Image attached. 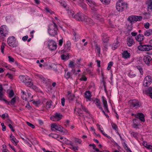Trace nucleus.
<instances>
[{"label": "nucleus", "instance_id": "nucleus-1", "mask_svg": "<svg viewBox=\"0 0 152 152\" xmlns=\"http://www.w3.org/2000/svg\"><path fill=\"white\" fill-rule=\"evenodd\" d=\"M53 24H50L48 26V33L49 34L52 36H54L57 34V25L53 22Z\"/></svg>", "mask_w": 152, "mask_h": 152}, {"label": "nucleus", "instance_id": "nucleus-2", "mask_svg": "<svg viewBox=\"0 0 152 152\" xmlns=\"http://www.w3.org/2000/svg\"><path fill=\"white\" fill-rule=\"evenodd\" d=\"M128 8L127 4L121 1H119L117 2L116 8L117 10L119 12L123 11L124 9H126Z\"/></svg>", "mask_w": 152, "mask_h": 152}, {"label": "nucleus", "instance_id": "nucleus-3", "mask_svg": "<svg viewBox=\"0 0 152 152\" xmlns=\"http://www.w3.org/2000/svg\"><path fill=\"white\" fill-rule=\"evenodd\" d=\"M7 42L9 45L12 47L15 48L18 46V43L16 42L14 37L11 36L9 37Z\"/></svg>", "mask_w": 152, "mask_h": 152}, {"label": "nucleus", "instance_id": "nucleus-4", "mask_svg": "<svg viewBox=\"0 0 152 152\" xmlns=\"http://www.w3.org/2000/svg\"><path fill=\"white\" fill-rule=\"evenodd\" d=\"M63 127L61 126L56 124L54 123L51 124V130L52 131H55L54 129L61 132L64 133V131L63 130Z\"/></svg>", "mask_w": 152, "mask_h": 152}, {"label": "nucleus", "instance_id": "nucleus-5", "mask_svg": "<svg viewBox=\"0 0 152 152\" xmlns=\"http://www.w3.org/2000/svg\"><path fill=\"white\" fill-rule=\"evenodd\" d=\"M48 45L49 48L52 50H55L57 48L56 42L52 40H50L48 41Z\"/></svg>", "mask_w": 152, "mask_h": 152}, {"label": "nucleus", "instance_id": "nucleus-6", "mask_svg": "<svg viewBox=\"0 0 152 152\" xmlns=\"http://www.w3.org/2000/svg\"><path fill=\"white\" fill-rule=\"evenodd\" d=\"M129 103L130 107L132 108L135 107L136 108H137L140 105V103L136 99H134L130 101Z\"/></svg>", "mask_w": 152, "mask_h": 152}, {"label": "nucleus", "instance_id": "nucleus-7", "mask_svg": "<svg viewBox=\"0 0 152 152\" xmlns=\"http://www.w3.org/2000/svg\"><path fill=\"white\" fill-rule=\"evenodd\" d=\"M62 117V114L56 113L54 114V115L50 117V119L51 120L55 121H58L61 119Z\"/></svg>", "mask_w": 152, "mask_h": 152}, {"label": "nucleus", "instance_id": "nucleus-8", "mask_svg": "<svg viewBox=\"0 0 152 152\" xmlns=\"http://www.w3.org/2000/svg\"><path fill=\"white\" fill-rule=\"evenodd\" d=\"M85 16L82 13H77L74 15V18L78 21H83Z\"/></svg>", "mask_w": 152, "mask_h": 152}, {"label": "nucleus", "instance_id": "nucleus-9", "mask_svg": "<svg viewBox=\"0 0 152 152\" xmlns=\"http://www.w3.org/2000/svg\"><path fill=\"white\" fill-rule=\"evenodd\" d=\"M152 79L150 76H147L145 78L144 82L143 85L145 86H149L151 83Z\"/></svg>", "mask_w": 152, "mask_h": 152}, {"label": "nucleus", "instance_id": "nucleus-10", "mask_svg": "<svg viewBox=\"0 0 152 152\" xmlns=\"http://www.w3.org/2000/svg\"><path fill=\"white\" fill-rule=\"evenodd\" d=\"M83 21L86 24H88L90 26L93 25L94 24V23L92 19L86 16L84 17V19Z\"/></svg>", "mask_w": 152, "mask_h": 152}, {"label": "nucleus", "instance_id": "nucleus-11", "mask_svg": "<svg viewBox=\"0 0 152 152\" xmlns=\"http://www.w3.org/2000/svg\"><path fill=\"white\" fill-rule=\"evenodd\" d=\"M136 119H137V121H138L139 119H140L141 121L144 122L145 121L144 119V115L142 113H138L135 115Z\"/></svg>", "mask_w": 152, "mask_h": 152}, {"label": "nucleus", "instance_id": "nucleus-12", "mask_svg": "<svg viewBox=\"0 0 152 152\" xmlns=\"http://www.w3.org/2000/svg\"><path fill=\"white\" fill-rule=\"evenodd\" d=\"M102 99L103 104L105 111L109 112L107 102L104 96H102Z\"/></svg>", "mask_w": 152, "mask_h": 152}, {"label": "nucleus", "instance_id": "nucleus-13", "mask_svg": "<svg viewBox=\"0 0 152 152\" xmlns=\"http://www.w3.org/2000/svg\"><path fill=\"white\" fill-rule=\"evenodd\" d=\"M19 78L20 80L24 83L31 79L28 76H20L19 77Z\"/></svg>", "mask_w": 152, "mask_h": 152}, {"label": "nucleus", "instance_id": "nucleus-14", "mask_svg": "<svg viewBox=\"0 0 152 152\" xmlns=\"http://www.w3.org/2000/svg\"><path fill=\"white\" fill-rule=\"evenodd\" d=\"M81 109L86 113V118L89 119L91 118V116L88 110L85 106H83L82 104H81Z\"/></svg>", "mask_w": 152, "mask_h": 152}, {"label": "nucleus", "instance_id": "nucleus-15", "mask_svg": "<svg viewBox=\"0 0 152 152\" xmlns=\"http://www.w3.org/2000/svg\"><path fill=\"white\" fill-rule=\"evenodd\" d=\"M127 42L128 45L129 47L132 46L135 43L134 40L132 37L127 38Z\"/></svg>", "mask_w": 152, "mask_h": 152}, {"label": "nucleus", "instance_id": "nucleus-16", "mask_svg": "<svg viewBox=\"0 0 152 152\" xmlns=\"http://www.w3.org/2000/svg\"><path fill=\"white\" fill-rule=\"evenodd\" d=\"M143 60L145 64L149 65L150 61L151 60L152 58L150 56L148 55L144 56Z\"/></svg>", "mask_w": 152, "mask_h": 152}, {"label": "nucleus", "instance_id": "nucleus-17", "mask_svg": "<svg viewBox=\"0 0 152 152\" xmlns=\"http://www.w3.org/2000/svg\"><path fill=\"white\" fill-rule=\"evenodd\" d=\"M5 102L8 105H13L15 104V103L16 99L15 97H14L11 100L10 102H8L6 99H4Z\"/></svg>", "mask_w": 152, "mask_h": 152}, {"label": "nucleus", "instance_id": "nucleus-18", "mask_svg": "<svg viewBox=\"0 0 152 152\" xmlns=\"http://www.w3.org/2000/svg\"><path fill=\"white\" fill-rule=\"evenodd\" d=\"M97 107L100 109L102 112H103V110L101 106V103L100 100L98 99H96L94 101Z\"/></svg>", "mask_w": 152, "mask_h": 152}, {"label": "nucleus", "instance_id": "nucleus-19", "mask_svg": "<svg viewBox=\"0 0 152 152\" xmlns=\"http://www.w3.org/2000/svg\"><path fill=\"white\" fill-rule=\"evenodd\" d=\"M77 115L80 117L84 118L85 120L86 119V115H85L83 114V110L80 108L77 109Z\"/></svg>", "mask_w": 152, "mask_h": 152}, {"label": "nucleus", "instance_id": "nucleus-20", "mask_svg": "<svg viewBox=\"0 0 152 152\" xmlns=\"http://www.w3.org/2000/svg\"><path fill=\"white\" fill-rule=\"evenodd\" d=\"M135 39L137 41L139 42H142L141 41L144 39V37L143 34H139L135 37Z\"/></svg>", "mask_w": 152, "mask_h": 152}, {"label": "nucleus", "instance_id": "nucleus-21", "mask_svg": "<svg viewBox=\"0 0 152 152\" xmlns=\"http://www.w3.org/2000/svg\"><path fill=\"white\" fill-rule=\"evenodd\" d=\"M122 55L123 58L125 59H127L129 58L130 56L129 53H128L127 51H125L122 53Z\"/></svg>", "mask_w": 152, "mask_h": 152}, {"label": "nucleus", "instance_id": "nucleus-22", "mask_svg": "<svg viewBox=\"0 0 152 152\" xmlns=\"http://www.w3.org/2000/svg\"><path fill=\"white\" fill-rule=\"evenodd\" d=\"M140 45H139L138 47V49L139 50L141 51H145V48L146 47V45H142V42H139Z\"/></svg>", "mask_w": 152, "mask_h": 152}, {"label": "nucleus", "instance_id": "nucleus-23", "mask_svg": "<svg viewBox=\"0 0 152 152\" xmlns=\"http://www.w3.org/2000/svg\"><path fill=\"white\" fill-rule=\"evenodd\" d=\"M84 94L85 97L86 98V99L89 101H91V94L90 92L89 91H86L85 92Z\"/></svg>", "mask_w": 152, "mask_h": 152}, {"label": "nucleus", "instance_id": "nucleus-24", "mask_svg": "<svg viewBox=\"0 0 152 152\" xmlns=\"http://www.w3.org/2000/svg\"><path fill=\"white\" fill-rule=\"evenodd\" d=\"M135 15H131L129 17L127 18V20L129 21L131 23H133L136 22V20H135Z\"/></svg>", "mask_w": 152, "mask_h": 152}, {"label": "nucleus", "instance_id": "nucleus-25", "mask_svg": "<svg viewBox=\"0 0 152 152\" xmlns=\"http://www.w3.org/2000/svg\"><path fill=\"white\" fill-rule=\"evenodd\" d=\"M146 93L147 95L149 96L152 98V87H149L148 90L146 91Z\"/></svg>", "mask_w": 152, "mask_h": 152}, {"label": "nucleus", "instance_id": "nucleus-26", "mask_svg": "<svg viewBox=\"0 0 152 152\" xmlns=\"http://www.w3.org/2000/svg\"><path fill=\"white\" fill-rule=\"evenodd\" d=\"M67 97L69 100H72L74 98L75 95L73 94H72L70 91L68 92Z\"/></svg>", "mask_w": 152, "mask_h": 152}, {"label": "nucleus", "instance_id": "nucleus-27", "mask_svg": "<svg viewBox=\"0 0 152 152\" xmlns=\"http://www.w3.org/2000/svg\"><path fill=\"white\" fill-rule=\"evenodd\" d=\"M144 34L145 36H148L152 35V29H149L146 30L144 32Z\"/></svg>", "mask_w": 152, "mask_h": 152}, {"label": "nucleus", "instance_id": "nucleus-28", "mask_svg": "<svg viewBox=\"0 0 152 152\" xmlns=\"http://www.w3.org/2000/svg\"><path fill=\"white\" fill-rule=\"evenodd\" d=\"M102 37L103 38L102 40L103 42L104 43H107L109 40V37H107V36L105 34H104L102 35Z\"/></svg>", "mask_w": 152, "mask_h": 152}, {"label": "nucleus", "instance_id": "nucleus-29", "mask_svg": "<svg viewBox=\"0 0 152 152\" xmlns=\"http://www.w3.org/2000/svg\"><path fill=\"white\" fill-rule=\"evenodd\" d=\"M35 76H36V77L41 80L43 82V83H44L46 82V79L42 75L37 74L35 75Z\"/></svg>", "mask_w": 152, "mask_h": 152}, {"label": "nucleus", "instance_id": "nucleus-30", "mask_svg": "<svg viewBox=\"0 0 152 152\" xmlns=\"http://www.w3.org/2000/svg\"><path fill=\"white\" fill-rule=\"evenodd\" d=\"M66 72L65 73L64 77L67 79L71 77L72 73L69 72H66V70H65Z\"/></svg>", "mask_w": 152, "mask_h": 152}, {"label": "nucleus", "instance_id": "nucleus-31", "mask_svg": "<svg viewBox=\"0 0 152 152\" xmlns=\"http://www.w3.org/2000/svg\"><path fill=\"white\" fill-rule=\"evenodd\" d=\"M119 42L118 41H116L113 45L112 47V49L113 50H114L116 49L119 45Z\"/></svg>", "mask_w": 152, "mask_h": 152}, {"label": "nucleus", "instance_id": "nucleus-32", "mask_svg": "<svg viewBox=\"0 0 152 152\" xmlns=\"http://www.w3.org/2000/svg\"><path fill=\"white\" fill-rule=\"evenodd\" d=\"M148 8L152 11V0H149L147 2Z\"/></svg>", "mask_w": 152, "mask_h": 152}, {"label": "nucleus", "instance_id": "nucleus-33", "mask_svg": "<svg viewBox=\"0 0 152 152\" xmlns=\"http://www.w3.org/2000/svg\"><path fill=\"white\" fill-rule=\"evenodd\" d=\"M25 84L27 86L31 87L33 86V82H31V79L30 80H28V81L26 82Z\"/></svg>", "mask_w": 152, "mask_h": 152}, {"label": "nucleus", "instance_id": "nucleus-34", "mask_svg": "<svg viewBox=\"0 0 152 152\" xmlns=\"http://www.w3.org/2000/svg\"><path fill=\"white\" fill-rule=\"evenodd\" d=\"M62 59L64 60H66L69 59V55L62 54L61 56Z\"/></svg>", "mask_w": 152, "mask_h": 152}, {"label": "nucleus", "instance_id": "nucleus-35", "mask_svg": "<svg viewBox=\"0 0 152 152\" xmlns=\"http://www.w3.org/2000/svg\"><path fill=\"white\" fill-rule=\"evenodd\" d=\"M130 134L131 136L134 137L136 139L138 138L137 136L138 134V133L132 132Z\"/></svg>", "mask_w": 152, "mask_h": 152}, {"label": "nucleus", "instance_id": "nucleus-36", "mask_svg": "<svg viewBox=\"0 0 152 152\" xmlns=\"http://www.w3.org/2000/svg\"><path fill=\"white\" fill-rule=\"evenodd\" d=\"M68 15L71 18H74V12L72 10H69L68 11Z\"/></svg>", "mask_w": 152, "mask_h": 152}, {"label": "nucleus", "instance_id": "nucleus-37", "mask_svg": "<svg viewBox=\"0 0 152 152\" xmlns=\"http://www.w3.org/2000/svg\"><path fill=\"white\" fill-rule=\"evenodd\" d=\"M79 6L82 7L83 9L85 11L87 10V7L86 4L84 3H82L79 4Z\"/></svg>", "mask_w": 152, "mask_h": 152}, {"label": "nucleus", "instance_id": "nucleus-38", "mask_svg": "<svg viewBox=\"0 0 152 152\" xmlns=\"http://www.w3.org/2000/svg\"><path fill=\"white\" fill-rule=\"evenodd\" d=\"M137 119H133V127L134 128H137V127L139 125L138 124V123L137 121Z\"/></svg>", "mask_w": 152, "mask_h": 152}, {"label": "nucleus", "instance_id": "nucleus-39", "mask_svg": "<svg viewBox=\"0 0 152 152\" xmlns=\"http://www.w3.org/2000/svg\"><path fill=\"white\" fill-rule=\"evenodd\" d=\"M52 101L51 100L48 101L46 104V107L47 109H49L50 107V106L51 105V103Z\"/></svg>", "mask_w": 152, "mask_h": 152}, {"label": "nucleus", "instance_id": "nucleus-40", "mask_svg": "<svg viewBox=\"0 0 152 152\" xmlns=\"http://www.w3.org/2000/svg\"><path fill=\"white\" fill-rule=\"evenodd\" d=\"M152 50V46L147 45L145 48V51H148Z\"/></svg>", "mask_w": 152, "mask_h": 152}, {"label": "nucleus", "instance_id": "nucleus-41", "mask_svg": "<svg viewBox=\"0 0 152 152\" xmlns=\"http://www.w3.org/2000/svg\"><path fill=\"white\" fill-rule=\"evenodd\" d=\"M12 137H13V138H10V140L12 141V143L15 145H17L18 142L16 141V140L14 136H12Z\"/></svg>", "mask_w": 152, "mask_h": 152}, {"label": "nucleus", "instance_id": "nucleus-42", "mask_svg": "<svg viewBox=\"0 0 152 152\" xmlns=\"http://www.w3.org/2000/svg\"><path fill=\"white\" fill-rule=\"evenodd\" d=\"M135 20H136V22L137 21H140L142 19V17L141 16H138L135 15Z\"/></svg>", "mask_w": 152, "mask_h": 152}, {"label": "nucleus", "instance_id": "nucleus-43", "mask_svg": "<svg viewBox=\"0 0 152 152\" xmlns=\"http://www.w3.org/2000/svg\"><path fill=\"white\" fill-rule=\"evenodd\" d=\"M9 96L10 98H11L14 95V93L12 90H11L10 91L9 94Z\"/></svg>", "mask_w": 152, "mask_h": 152}, {"label": "nucleus", "instance_id": "nucleus-44", "mask_svg": "<svg viewBox=\"0 0 152 152\" xmlns=\"http://www.w3.org/2000/svg\"><path fill=\"white\" fill-rule=\"evenodd\" d=\"M45 9L46 11V12L47 13H49L50 14H53L54 13V12L53 11L51 10H50L48 8V7H46L45 8Z\"/></svg>", "mask_w": 152, "mask_h": 152}, {"label": "nucleus", "instance_id": "nucleus-45", "mask_svg": "<svg viewBox=\"0 0 152 152\" xmlns=\"http://www.w3.org/2000/svg\"><path fill=\"white\" fill-rule=\"evenodd\" d=\"M111 125L112 127V128L115 129L116 131L118 130V128L117 126L114 123H112L111 124Z\"/></svg>", "mask_w": 152, "mask_h": 152}, {"label": "nucleus", "instance_id": "nucleus-46", "mask_svg": "<svg viewBox=\"0 0 152 152\" xmlns=\"http://www.w3.org/2000/svg\"><path fill=\"white\" fill-rule=\"evenodd\" d=\"M5 44L4 43H2L1 46V52L4 53V49L5 48Z\"/></svg>", "mask_w": 152, "mask_h": 152}, {"label": "nucleus", "instance_id": "nucleus-47", "mask_svg": "<svg viewBox=\"0 0 152 152\" xmlns=\"http://www.w3.org/2000/svg\"><path fill=\"white\" fill-rule=\"evenodd\" d=\"M89 146H92L93 147V149L95 150L96 151H99V149L96 148V145L94 144H90L89 145Z\"/></svg>", "mask_w": 152, "mask_h": 152}, {"label": "nucleus", "instance_id": "nucleus-48", "mask_svg": "<svg viewBox=\"0 0 152 152\" xmlns=\"http://www.w3.org/2000/svg\"><path fill=\"white\" fill-rule=\"evenodd\" d=\"M69 65V67L71 68H73L75 66L74 62L72 61H70Z\"/></svg>", "mask_w": 152, "mask_h": 152}, {"label": "nucleus", "instance_id": "nucleus-49", "mask_svg": "<svg viewBox=\"0 0 152 152\" xmlns=\"http://www.w3.org/2000/svg\"><path fill=\"white\" fill-rule=\"evenodd\" d=\"M103 4H108L110 2V0H100Z\"/></svg>", "mask_w": 152, "mask_h": 152}, {"label": "nucleus", "instance_id": "nucleus-50", "mask_svg": "<svg viewBox=\"0 0 152 152\" xmlns=\"http://www.w3.org/2000/svg\"><path fill=\"white\" fill-rule=\"evenodd\" d=\"M34 104H35L36 106H38L40 104V102L39 100L37 101H33L32 102Z\"/></svg>", "mask_w": 152, "mask_h": 152}, {"label": "nucleus", "instance_id": "nucleus-51", "mask_svg": "<svg viewBox=\"0 0 152 152\" xmlns=\"http://www.w3.org/2000/svg\"><path fill=\"white\" fill-rule=\"evenodd\" d=\"M113 64V62H110L108 64V66L107 67V69L108 70H110L111 66H112Z\"/></svg>", "mask_w": 152, "mask_h": 152}, {"label": "nucleus", "instance_id": "nucleus-52", "mask_svg": "<svg viewBox=\"0 0 152 152\" xmlns=\"http://www.w3.org/2000/svg\"><path fill=\"white\" fill-rule=\"evenodd\" d=\"M26 124L29 126L31 128L33 129L35 128V126L33 124H31V123H30L29 122H27Z\"/></svg>", "mask_w": 152, "mask_h": 152}, {"label": "nucleus", "instance_id": "nucleus-53", "mask_svg": "<svg viewBox=\"0 0 152 152\" xmlns=\"http://www.w3.org/2000/svg\"><path fill=\"white\" fill-rule=\"evenodd\" d=\"M96 46V50H97V52L99 54L100 53V47L98 46L97 45L95 46Z\"/></svg>", "mask_w": 152, "mask_h": 152}, {"label": "nucleus", "instance_id": "nucleus-54", "mask_svg": "<svg viewBox=\"0 0 152 152\" xmlns=\"http://www.w3.org/2000/svg\"><path fill=\"white\" fill-rule=\"evenodd\" d=\"M8 58H9V62H14L15 60L13 58H12L11 56H8Z\"/></svg>", "mask_w": 152, "mask_h": 152}, {"label": "nucleus", "instance_id": "nucleus-55", "mask_svg": "<svg viewBox=\"0 0 152 152\" xmlns=\"http://www.w3.org/2000/svg\"><path fill=\"white\" fill-rule=\"evenodd\" d=\"M4 94H3L2 92H0V100H3L4 101V100L5 99H4L3 98Z\"/></svg>", "mask_w": 152, "mask_h": 152}, {"label": "nucleus", "instance_id": "nucleus-56", "mask_svg": "<svg viewBox=\"0 0 152 152\" xmlns=\"http://www.w3.org/2000/svg\"><path fill=\"white\" fill-rule=\"evenodd\" d=\"M137 69L139 70L141 75H142L143 74V71L142 68L140 66L137 67Z\"/></svg>", "mask_w": 152, "mask_h": 152}, {"label": "nucleus", "instance_id": "nucleus-57", "mask_svg": "<svg viewBox=\"0 0 152 152\" xmlns=\"http://www.w3.org/2000/svg\"><path fill=\"white\" fill-rule=\"evenodd\" d=\"M1 125L2 126V130L4 131H5L6 130V126L4 125V123H1Z\"/></svg>", "mask_w": 152, "mask_h": 152}, {"label": "nucleus", "instance_id": "nucleus-58", "mask_svg": "<svg viewBox=\"0 0 152 152\" xmlns=\"http://www.w3.org/2000/svg\"><path fill=\"white\" fill-rule=\"evenodd\" d=\"M8 116H9V115H8V114L6 113H4V114H3L1 116L2 118L3 119H4L5 118L8 117Z\"/></svg>", "mask_w": 152, "mask_h": 152}, {"label": "nucleus", "instance_id": "nucleus-59", "mask_svg": "<svg viewBox=\"0 0 152 152\" xmlns=\"http://www.w3.org/2000/svg\"><path fill=\"white\" fill-rule=\"evenodd\" d=\"M144 26V27L148 29L149 28V27L150 26V24L148 23L147 22L145 23Z\"/></svg>", "mask_w": 152, "mask_h": 152}, {"label": "nucleus", "instance_id": "nucleus-60", "mask_svg": "<svg viewBox=\"0 0 152 152\" xmlns=\"http://www.w3.org/2000/svg\"><path fill=\"white\" fill-rule=\"evenodd\" d=\"M80 80H81L86 81L87 80V78L85 76L83 75L82 77L80 78Z\"/></svg>", "mask_w": 152, "mask_h": 152}, {"label": "nucleus", "instance_id": "nucleus-61", "mask_svg": "<svg viewBox=\"0 0 152 152\" xmlns=\"http://www.w3.org/2000/svg\"><path fill=\"white\" fill-rule=\"evenodd\" d=\"M21 96L22 98L25 101L27 100V99L26 97V94H21Z\"/></svg>", "mask_w": 152, "mask_h": 152}, {"label": "nucleus", "instance_id": "nucleus-62", "mask_svg": "<svg viewBox=\"0 0 152 152\" xmlns=\"http://www.w3.org/2000/svg\"><path fill=\"white\" fill-rule=\"evenodd\" d=\"M87 3H88V4L89 5H91V4L93 3V1L91 0H86Z\"/></svg>", "mask_w": 152, "mask_h": 152}, {"label": "nucleus", "instance_id": "nucleus-63", "mask_svg": "<svg viewBox=\"0 0 152 152\" xmlns=\"http://www.w3.org/2000/svg\"><path fill=\"white\" fill-rule=\"evenodd\" d=\"M61 4L62 6L64 7V8H66V4L64 1H62Z\"/></svg>", "mask_w": 152, "mask_h": 152}, {"label": "nucleus", "instance_id": "nucleus-64", "mask_svg": "<svg viewBox=\"0 0 152 152\" xmlns=\"http://www.w3.org/2000/svg\"><path fill=\"white\" fill-rule=\"evenodd\" d=\"M75 141L76 142L78 143L79 144H80L82 142L81 140L80 139H76L75 140Z\"/></svg>", "mask_w": 152, "mask_h": 152}]
</instances>
